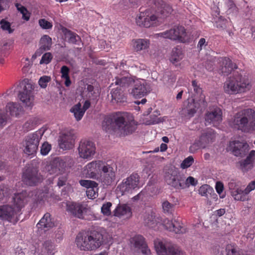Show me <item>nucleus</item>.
I'll return each mask as SVG.
<instances>
[{
  "label": "nucleus",
  "mask_w": 255,
  "mask_h": 255,
  "mask_svg": "<svg viewBox=\"0 0 255 255\" xmlns=\"http://www.w3.org/2000/svg\"><path fill=\"white\" fill-rule=\"evenodd\" d=\"M103 128L108 131L113 129L121 135L132 133L135 129L133 118L127 112H117L105 118Z\"/></svg>",
  "instance_id": "f257e3e1"
},
{
  "label": "nucleus",
  "mask_w": 255,
  "mask_h": 255,
  "mask_svg": "<svg viewBox=\"0 0 255 255\" xmlns=\"http://www.w3.org/2000/svg\"><path fill=\"white\" fill-rule=\"evenodd\" d=\"M29 196L25 191L15 193L12 198V204L0 206V219L15 224L21 214V209L29 201Z\"/></svg>",
  "instance_id": "f03ea898"
},
{
  "label": "nucleus",
  "mask_w": 255,
  "mask_h": 255,
  "mask_svg": "<svg viewBox=\"0 0 255 255\" xmlns=\"http://www.w3.org/2000/svg\"><path fill=\"white\" fill-rule=\"evenodd\" d=\"M233 128L244 132L255 129V112L251 109L242 110L237 113L230 121Z\"/></svg>",
  "instance_id": "7ed1b4c3"
},
{
  "label": "nucleus",
  "mask_w": 255,
  "mask_h": 255,
  "mask_svg": "<svg viewBox=\"0 0 255 255\" xmlns=\"http://www.w3.org/2000/svg\"><path fill=\"white\" fill-rule=\"evenodd\" d=\"M103 235L99 231L94 230L85 235L79 234L76 238L77 247L83 251H94L104 243Z\"/></svg>",
  "instance_id": "20e7f679"
},
{
  "label": "nucleus",
  "mask_w": 255,
  "mask_h": 255,
  "mask_svg": "<svg viewBox=\"0 0 255 255\" xmlns=\"http://www.w3.org/2000/svg\"><path fill=\"white\" fill-rule=\"evenodd\" d=\"M252 88L248 78L240 74H234L229 77L224 83V92L229 95H236L246 93Z\"/></svg>",
  "instance_id": "39448f33"
},
{
  "label": "nucleus",
  "mask_w": 255,
  "mask_h": 255,
  "mask_svg": "<svg viewBox=\"0 0 255 255\" xmlns=\"http://www.w3.org/2000/svg\"><path fill=\"white\" fill-rule=\"evenodd\" d=\"M192 86L195 94V98L188 102L187 106L183 111L189 118L193 117L198 109H204L207 106L205 96L202 94V89L198 85L195 80L192 81Z\"/></svg>",
  "instance_id": "423d86ee"
},
{
  "label": "nucleus",
  "mask_w": 255,
  "mask_h": 255,
  "mask_svg": "<svg viewBox=\"0 0 255 255\" xmlns=\"http://www.w3.org/2000/svg\"><path fill=\"white\" fill-rule=\"evenodd\" d=\"M45 130V128H42L25 137L21 143V148L25 154L29 156H33L36 153L39 141Z\"/></svg>",
  "instance_id": "0eeeda50"
},
{
  "label": "nucleus",
  "mask_w": 255,
  "mask_h": 255,
  "mask_svg": "<svg viewBox=\"0 0 255 255\" xmlns=\"http://www.w3.org/2000/svg\"><path fill=\"white\" fill-rule=\"evenodd\" d=\"M139 186V176L137 173H132L129 176L123 180L117 186L116 191L117 194L121 195L130 194Z\"/></svg>",
  "instance_id": "6e6552de"
},
{
  "label": "nucleus",
  "mask_w": 255,
  "mask_h": 255,
  "mask_svg": "<svg viewBox=\"0 0 255 255\" xmlns=\"http://www.w3.org/2000/svg\"><path fill=\"white\" fill-rule=\"evenodd\" d=\"M139 186V176L137 173H132L129 176L123 180L117 186L116 191L117 194L121 195L130 194Z\"/></svg>",
  "instance_id": "1a4fd4ad"
},
{
  "label": "nucleus",
  "mask_w": 255,
  "mask_h": 255,
  "mask_svg": "<svg viewBox=\"0 0 255 255\" xmlns=\"http://www.w3.org/2000/svg\"><path fill=\"white\" fill-rule=\"evenodd\" d=\"M139 186V176L137 173H132L129 176L123 180L117 186L116 191L117 194L121 195L130 194Z\"/></svg>",
  "instance_id": "9d476101"
},
{
  "label": "nucleus",
  "mask_w": 255,
  "mask_h": 255,
  "mask_svg": "<svg viewBox=\"0 0 255 255\" xmlns=\"http://www.w3.org/2000/svg\"><path fill=\"white\" fill-rule=\"evenodd\" d=\"M155 38L162 37L185 43L189 41V37L184 27L178 26L154 35Z\"/></svg>",
  "instance_id": "9b49d317"
},
{
  "label": "nucleus",
  "mask_w": 255,
  "mask_h": 255,
  "mask_svg": "<svg viewBox=\"0 0 255 255\" xmlns=\"http://www.w3.org/2000/svg\"><path fill=\"white\" fill-rule=\"evenodd\" d=\"M229 188L232 197L235 200L247 201L250 200L249 194L255 189V180L249 183L247 187L243 190L234 182L229 183Z\"/></svg>",
  "instance_id": "f8f14e48"
},
{
  "label": "nucleus",
  "mask_w": 255,
  "mask_h": 255,
  "mask_svg": "<svg viewBox=\"0 0 255 255\" xmlns=\"http://www.w3.org/2000/svg\"><path fill=\"white\" fill-rule=\"evenodd\" d=\"M154 245L158 255H180L183 254L179 247L175 244H167L163 239H155Z\"/></svg>",
  "instance_id": "ddd939ff"
},
{
  "label": "nucleus",
  "mask_w": 255,
  "mask_h": 255,
  "mask_svg": "<svg viewBox=\"0 0 255 255\" xmlns=\"http://www.w3.org/2000/svg\"><path fill=\"white\" fill-rule=\"evenodd\" d=\"M215 137V133L212 129L203 130L199 139L196 140L189 147V151L194 153L199 148H205L209 144L214 141Z\"/></svg>",
  "instance_id": "4468645a"
},
{
  "label": "nucleus",
  "mask_w": 255,
  "mask_h": 255,
  "mask_svg": "<svg viewBox=\"0 0 255 255\" xmlns=\"http://www.w3.org/2000/svg\"><path fill=\"white\" fill-rule=\"evenodd\" d=\"M135 21L137 25L148 28L157 24L158 22L157 16L154 10L147 9L139 12L137 15Z\"/></svg>",
  "instance_id": "2eb2a0df"
},
{
  "label": "nucleus",
  "mask_w": 255,
  "mask_h": 255,
  "mask_svg": "<svg viewBox=\"0 0 255 255\" xmlns=\"http://www.w3.org/2000/svg\"><path fill=\"white\" fill-rule=\"evenodd\" d=\"M96 149L95 144L93 141L86 139L81 140L78 148L79 156L82 159L90 160L94 157Z\"/></svg>",
  "instance_id": "dca6fc26"
},
{
  "label": "nucleus",
  "mask_w": 255,
  "mask_h": 255,
  "mask_svg": "<svg viewBox=\"0 0 255 255\" xmlns=\"http://www.w3.org/2000/svg\"><path fill=\"white\" fill-rule=\"evenodd\" d=\"M116 166L105 162L101 170L100 180L104 185H110L116 178Z\"/></svg>",
  "instance_id": "f3484780"
},
{
  "label": "nucleus",
  "mask_w": 255,
  "mask_h": 255,
  "mask_svg": "<svg viewBox=\"0 0 255 255\" xmlns=\"http://www.w3.org/2000/svg\"><path fill=\"white\" fill-rule=\"evenodd\" d=\"M22 85H23V91L19 93V98L26 106L31 108L33 105L34 86L32 84L26 82L23 83Z\"/></svg>",
  "instance_id": "a211bd4d"
},
{
  "label": "nucleus",
  "mask_w": 255,
  "mask_h": 255,
  "mask_svg": "<svg viewBox=\"0 0 255 255\" xmlns=\"http://www.w3.org/2000/svg\"><path fill=\"white\" fill-rule=\"evenodd\" d=\"M105 161L98 160L88 163L83 169V174L87 178L96 179L101 172Z\"/></svg>",
  "instance_id": "6ab92c4d"
},
{
  "label": "nucleus",
  "mask_w": 255,
  "mask_h": 255,
  "mask_svg": "<svg viewBox=\"0 0 255 255\" xmlns=\"http://www.w3.org/2000/svg\"><path fill=\"white\" fill-rule=\"evenodd\" d=\"M42 178L35 168L27 167L23 173L22 180L27 185L34 186L42 181Z\"/></svg>",
  "instance_id": "aec40b11"
},
{
  "label": "nucleus",
  "mask_w": 255,
  "mask_h": 255,
  "mask_svg": "<svg viewBox=\"0 0 255 255\" xmlns=\"http://www.w3.org/2000/svg\"><path fill=\"white\" fill-rule=\"evenodd\" d=\"M205 119L206 123L217 127L222 121V111L217 106L210 108L206 113Z\"/></svg>",
  "instance_id": "412c9836"
},
{
  "label": "nucleus",
  "mask_w": 255,
  "mask_h": 255,
  "mask_svg": "<svg viewBox=\"0 0 255 255\" xmlns=\"http://www.w3.org/2000/svg\"><path fill=\"white\" fill-rule=\"evenodd\" d=\"M130 242L131 246L138 253H141L144 255H149L150 254V250L142 236L140 235H135L131 238Z\"/></svg>",
  "instance_id": "4be33fe9"
},
{
  "label": "nucleus",
  "mask_w": 255,
  "mask_h": 255,
  "mask_svg": "<svg viewBox=\"0 0 255 255\" xmlns=\"http://www.w3.org/2000/svg\"><path fill=\"white\" fill-rule=\"evenodd\" d=\"M130 94L135 98H140L145 96L149 91L150 88L143 79H136L134 81Z\"/></svg>",
  "instance_id": "5701e85b"
},
{
  "label": "nucleus",
  "mask_w": 255,
  "mask_h": 255,
  "mask_svg": "<svg viewBox=\"0 0 255 255\" xmlns=\"http://www.w3.org/2000/svg\"><path fill=\"white\" fill-rule=\"evenodd\" d=\"M75 137L72 129L63 131L59 136L58 144L59 147L63 150L72 148L74 144Z\"/></svg>",
  "instance_id": "b1692460"
},
{
  "label": "nucleus",
  "mask_w": 255,
  "mask_h": 255,
  "mask_svg": "<svg viewBox=\"0 0 255 255\" xmlns=\"http://www.w3.org/2000/svg\"><path fill=\"white\" fill-rule=\"evenodd\" d=\"M38 233L40 236L49 232L54 226L53 219L49 213H46L36 225Z\"/></svg>",
  "instance_id": "393cba45"
},
{
  "label": "nucleus",
  "mask_w": 255,
  "mask_h": 255,
  "mask_svg": "<svg viewBox=\"0 0 255 255\" xmlns=\"http://www.w3.org/2000/svg\"><path fill=\"white\" fill-rule=\"evenodd\" d=\"M159 224H162L165 228L170 231L176 234H182L185 232V229L183 227L179 219H174L173 221L165 219L162 220Z\"/></svg>",
  "instance_id": "a878e982"
},
{
  "label": "nucleus",
  "mask_w": 255,
  "mask_h": 255,
  "mask_svg": "<svg viewBox=\"0 0 255 255\" xmlns=\"http://www.w3.org/2000/svg\"><path fill=\"white\" fill-rule=\"evenodd\" d=\"M166 183L176 189L183 187V176L179 175L175 170H170L165 176Z\"/></svg>",
  "instance_id": "bb28decb"
},
{
  "label": "nucleus",
  "mask_w": 255,
  "mask_h": 255,
  "mask_svg": "<svg viewBox=\"0 0 255 255\" xmlns=\"http://www.w3.org/2000/svg\"><path fill=\"white\" fill-rule=\"evenodd\" d=\"M113 213L114 216L124 220L129 219L132 215L130 207L127 204L121 203L118 204Z\"/></svg>",
  "instance_id": "cd10ccee"
},
{
  "label": "nucleus",
  "mask_w": 255,
  "mask_h": 255,
  "mask_svg": "<svg viewBox=\"0 0 255 255\" xmlns=\"http://www.w3.org/2000/svg\"><path fill=\"white\" fill-rule=\"evenodd\" d=\"M65 166V162L63 160L54 159L47 166L46 170L49 174L56 176L64 171Z\"/></svg>",
  "instance_id": "c85d7f7f"
},
{
  "label": "nucleus",
  "mask_w": 255,
  "mask_h": 255,
  "mask_svg": "<svg viewBox=\"0 0 255 255\" xmlns=\"http://www.w3.org/2000/svg\"><path fill=\"white\" fill-rule=\"evenodd\" d=\"M220 65V70L224 75H229L234 69L237 68L236 65L227 57H220L218 60Z\"/></svg>",
  "instance_id": "c756f323"
},
{
  "label": "nucleus",
  "mask_w": 255,
  "mask_h": 255,
  "mask_svg": "<svg viewBox=\"0 0 255 255\" xmlns=\"http://www.w3.org/2000/svg\"><path fill=\"white\" fill-rule=\"evenodd\" d=\"M67 211L79 218H83V213L85 208L80 203L68 202L66 203Z\"/></svg>",
  "instance_id": "7c9ffc66"
},
{
  "label": "nucleus",
  "mask_w": 255,
  "mask_h": 255,
  "mask_svg": "<svg viewBox=\"0 0 255 255\" xmlns=\"http://www.w3.org/2000/svg\"><path fill=\"white\" fill-rule=\"evenodd\" d=\"M40 47L36 50L32 58L39 56L44 51L50 49L52 45V39L47 35H44L41 37L39 42Z\"/></svg>",
  "instance_id": "2f4dec72"
},
{
  "label": "nucleus",
  "mask_w": 255,
  "mask_h": 255,
  "mask_svg": "<svg viewBox=\"0 0 255 255\" xmlns=\"http://www.w3.org/2000/svg\"><path fill=\"white\" fill-rule=\"evenodd\" d=\"M152 1L157 7L156 12L160 13L163 17L167 16L172 11V7L162 0H152Z\"/></svg>",
  "instance_id": "473e14b6"
},
{
  "label": "nucleus",
  "mask_w": 255,
  "mask_h": 255,
  "mask_svg": "<svg viewBox=\"0 0 255 255\" xmlns=\"http://www.w3.org/2000/svg\"><path fill=\"white\" fill-rule=\"evenodd\" d=\"M143 220L146 226L152 228L155 227V225L160 223L161 221V218L157 217L155 213L151 210L145 214Z\"/></svg>",
  "instance_id": "72a5a7b5"
},
{
  "label": "nucleus",
  "mask_w": 255,
  "mask_h": 255,
  "mask_svg": "<svg viewBox=\"0 0 255 255\" xmlns=\"http://www.w3.org/2000/svg\"><path fill=\"white\" fill-rule=\"evenodd\" d=\"M246 143L239 140H234L230 142L229 149L232 151L233 153L236 156H242L244 153V148Z\"/></svg>",
  "instance_id": "f704fd0d"
},
{
  "label": "nucleus",
  "mask_w": 255,
  "mask_h": 255,
  "mask_svg": "<svg viewBox=\"0 0 255 255\" xmlns=\"http://www.w3.org/2000/svg\"><path fill=\"white\" fill-rule=\"evenodd\" d=\"M255 156V150H252L247 158L240 162V168L243 172H247L253 167L254 157Z\"/></svg>",
  "instance_id": "c9c22d12"
},
{
  "label": "nucleus",
  "mask_w": 255,
  "mask_h": 255,
  "mask_svg": "<svg viewBox=\"0 0 255 255\" xmlns=\"http://www.w3.org/2000/svg\"><path fill=\"white\" fill-rule=\"evenodd\" d=\"M150 45V41L147 39H136L132 40L133 49L136 52H139L148 49Z\"/></svg>",
  "instance_id": "e433bc0d"
},
{
  "label": "nucleus",
  "mask_w": 255,
  "mask_h": 255,
  "mask_svg": "<svg viewBox=\"0 0 255 255\" xmlns=\"http://www.w3.org/2000/svg\"><path fill=\"white\" fill-rule=\"evenodd\" d=\"M6 110L11 116L17 117L22 113V107L19 104L9 103L6 106Z\"/></svg>",
  "instance_id": "4c0bfd02"
},
{
  "label": "nucleus",
  "mask_w": 255,
  "mask_h": 255,
  "mask_svg": "<svg viewBox=\"0 0 255 255\" xmlns=\"http://www.w3.org/2000/svg\"><path fill=\"white\" fill-rule=\"evenodd\" d=\"M112 100L113 102L117 103H122L126 101V97L123 94V92L121 88L117 87L113 88L111 92Z\"/></svg>",
  "instance_id": "58836bf2"
},
{
  "label": "nucleus",
  "mask_w": 255,
  "mask_h": 255,
  "mask_svg": "<svg viewBox=\"0 0 255 255\" xmlns=\"http://www.w3.org/2000/svg\"><path fill=\"white\" fill-rule=\"evenodd\" d=\"M41 252L43 254L54 255L57 252V248L51 240H47L43 244Z\"/></svg>",
  "instance_id": "ea45409f"
},
{
  "label": "nucleus",
  "mask_w": 255,
  "mask_h": 255,
  "mask_svg": "<svg viewBox=\"0 0 255 255\" xmlns=\"http://www.w3.org/2000/svg\"><path fill=\"white\" fill-rule=\"evenodd\" d=\"M134 81L135 80L130 77H123L120 78H117L115 83L119 88H124L132 86Z\"/></svg>",
  "instance_id": "a19ab883"
},
{
  "label": "nucleus",
  "mask_w": 255,
  "mask_h": 255,
  "mask_svg": "<svg viewBox=\"0 0 255 255\" xmlns=\"http://www.w3.org/2000/svg\"><path fill=\"white\" fill-rule=\"evenodd\" d=\"M70 111L73 114L77 121H80L85 113V111L82 110V106L80 103L73 106L71 108Z\"/></svg>",
  "instance_id": "79ce46f5"
},
{
  "label": "nucleus",
  "mask_w": 255,
  "mask_h": 255,
  "mask_svg": "<svg viewBox=\"0 0 255 255\" xmlns=\"http://www.w3.org/2000/svg\"><path fill=\"white\" fill-rule=\"evenodd\" d=\"M64 34L66 39L69 43L78 45L79 44V43L81 41V38L76 33L69 30L66 29Z\"/></svg>",
  "instance_id": "37998d69"
},
{
  "label": "nucleus",
  "mask_w": 255,
  "mask_h": 255,
  "mask_svg": "<svg viewBox=\"0 0 255 255\" xmlns=\"http://www.w3.org/2000/svg\"><path fill=\"white\" fill-rule=\"evenodd\" d=\"M183 58V54L180 49L175 48L173 49L170 58V60L174 64H176Z\"/></svg>",
  "instance_id": "c03bdc74"
},
{
  "label": "nucleus",
  "mask_w": 255,
  "mask_h": 255,
  "mask_svg": "<svg viewBox=\"0 0 255 255\" xmlns=\"http://www.w3.org/2000/svg\"><path fill=\"white\" fill-rule=\"evenodd\" d=\"M11 48V43L10 42L5 40L0 41V57L5 56Z\"/></svg>",
  "instance_id": "a18cd8bd"
},
{
  "label": "nucleus",
  "mask_w": 255,
  "mask_h": 255,
  "mask_svg": "<svg viewBox=\"0 0 255 255\" xmlns=\"http://www.w3.org/2000/svg\"><path fill=\"white\" fill-rule=\"evenodd\" d=\"M239 249L234 244L227 245L225 252L222 253V255H234L239 254Z\"/></svg>",
  "instance_id": "49530a36"
},
{
  "label": "nucleus",
  "mask_w": 255,
  "mask_h": 255,
  "mask_svg": "<svg viewBox=\"0 0 255 255\" xmlns=\"http://www.w3.org/2000/svg\"><path fill=\"white\" fill-rule=\"evenodd\" d=\"M86 92H87V96L92 99L96 98L99 96V91L97 89H95L94 87L91 85H88L86 88Z\"/></svg>",
  "instance_id": "de8ad7c7"
},
{
  "label": "nucleus",
  "mask_w": 255,
  "mask_h": 255,
  "mask_svg": "<svg viewBox=\"0 0 255 255\" xmlns=\"http://www.w3.org/2000/svg\"><path fill=\"white\" fill-rule=\"evenodd\" d=\"M163 212L166 214H172L174 210V206L173 204L169 203L168 201H164L162 204Z\"/></svg>",
  "instance_id": "09e8293b"
},
{
  "label": "nucleus",
  "mask_w": 255,
  "mask_h": 255,
  "mask_svg": "<svg viewBox=\"0 0 255 255\" xmlns=\"http://www.w3.org/2000/svg\"><path fill=\"white\" fill-rule=\"evenodd\" d=\"M98 184L92 187L88 188L86 190V194L89 198L93 199L98 196Z\"/></svg>",
  "instance_id": "8fccbe9b"
},
{
  "label": "nucleus",
  "mask_w": 255,
  "mask_h": 255,
  "mask_svg": "<svg viewBox=\"0 0 255 255\" xmlns=\"http://www.w3.org/2000/svg\"><path fill=\"white\" fill-rule=\"evenodd\" d=\"M63 231L61 229H57L54 233H52L51 236H49V237H51L54 239L56 242L59 243L63 240Z\"/></svg>",
  "instance_id": "3c124183"
},
{
  "label": "nucleus",
  "mask_w": 255,
  "mask_h": 255,
  "mask_svg": "<svg viewBox=\"0 0 255 255\" xmlns=\"http://www.w3.org/2000/svg\"><path fill=\"white\" fill-rule=\"evenodd\" d=\"M112 206L111 202H107L104 203L101 207V213L106 216H109L111 215L112 212L111 211V208Z\"/></svg>",
  "instance_id": "603ef678"
},
{
  "label": "nucleus",
  "mask_w": 255,
  "mask_h": 255,
  "mask_svg": "<svg viewBox=\"0 0 255 255\" xmlns=\"http://www.w3.org/2000/svg\"><path fill=\"white\" fill-rule=\"evenodd\" d=\"M36 125L35 120L34 118H29L23 126V128L25 130L32 129Z\"/></svg>",
  "instance_id": "864d4df0"
},
{
  "label": "nucleus",
  "mask_w": 255,
  "mask_h": 255,
  "mask_svg": "<svg viewBox=\"0 0 255 255\" xmlns=\"http://www.w3.org/2000/svg\"><path fill=\"white\" fill-rule=\"evenodd\" d=\"M51 78L50 76H41L38 80V84L41 88L45 89L47 87L48 83L50 82Z\"/></svg>",
  "instance_id": "5fc2aeb1"
},
{
  "label": "nucleus",
  "mask_w": 255,
  "mask_h": 255,
  "mask_svg": "<svg viewBox=\"0 0 255 255\" xmlns=\"http://www.w3.org/2000/svg\"><path fill=\"white\" fill-rule=\"evenodd\" d=\"M38 24L43 29H51L53 27L52 23L47 21L44 18L39 19Z\"/></svg>",
  "instance_id": "6e6d98bb"
},
{
  "label": "nucleus",
  "mask_w": 255,
  "mask_h": 255,
  "mask_svg": "<svg viewBox=\"0 0 255 255\" xmlns=\"http://www.w3.org/2000/svg\"><path fill=\"white\" fill-rule=\"evenodd\" d=\"M183 181L184 186L180 188L182 189L189 187L190 185L196 186L197 184V181L192 176L188 177L186 180H185L184 178L183 177Z\"/></svg>",
  "instance_id": "4d7b16f0"
},
{
  "label": "nucleus",
  "mask_w": 255,
  "mask_h": 255,
  "mask_svg": "<svg viewBox=\"0 0 255 255\" xmlns=\"http://www.w3.org/2000/svg\"><path fill=\"white\" fill-rule=\"evenodd\" d=\"M194 162V158L192 156H189L183 160L180 165L182 169H186L191 166Z\"/></svg>",
  "instance_id": "13d9d810"
},
{
  "label": "nucleus",
  "mask_w": 255,
  "mask_h": 255,
  "mask_svg": "<svg viewBox=\"0 0 255 255\" xmlns=\"http://www.w3.org/2000/svg\"><path fill=\"white\" fill-rule=\"evenodd\" d=\"M51 149V144L48 143L47 141H45L42 144L41 147L40 152L42 155H46L48 154Z\"/></svg>",
  "instance_id": "bf43d9fd"
},
{
  "label": "nucleus",
  "mask_w": 255,
  "mask_h": 255,
  "mask_svg": "<svg viewBox=\"0 0 255 255\" xmlns=\"http://www.w3.org/2000/svg\"><path fill=\"white\" fill-rule=\"evenodd\" d=\"M53 58V56L51 53L47 52L45 53L42 57L41 60L40 61V64H47L49 63L52 59Z\"/></svg>",
  "instance_id": "052dcab7"
},
{
  "label": "nucleus",
  "mask_w": 255,
  "mask_h": 255,
  "mask_svg": "<svg viewBox=\"0 0 255 255\" xmlns=\"http://www.w3.org/2000/svg\"><path fill=\"white\" fill-rule=\"evenodd\" d=\"M0 24L2 30L7 31L9 33L13 32V30L10 27V23L9 22L4 19H2L0 22Z\"/></svg>",
  "instance_id": "680f3d73"
},
{
  "label": "nucleus",
  "mask_w": 255,
  "mask_h": 255,
  "mask_svg": "<svg viewBox=\"0 0 255 255\" xmlns=\"http://www.w3.org/2000/svg\"><path fill=\"white\" fill-rule=\"evenodd\" d=\"M79 183L82 186L87 188V189H88V188L95 186L97 184L95 181L88 180H81Z\"/></svg>",
  "instance_id": "e2e57ef3"
},
{
  "label": "nucleus",
  "mask_w": 255,
  "mask_h": 255,
  "mask_svg": "<svg viewBox=\"0 0 255 255\" xmlns=\"http://www.w3.org/2000/svg\"><path fill=\"white\" fill-rule=\"evenodd\" d=\"M227 20L223 18L222 16H220L218 20L216 21L215 25L218 28H224L226 26Z\"/></svg>",
  "instance_id": "0e129e2a"
},
{
  "label": "nucleus",
  "mask_w": 255,
  "mask_h": 255,
  "mask_svg": "<svg viewBox=\"0 0 255 255\" xmlns=\"http://www.w3.org/2000/svg\"><path fill=\"white\" fill-rule=\"evenodd\" d=\"M159 122L160 121L156 115H152L150 116V119L145 122V124L146 125H150L158 124Z\"/></svg>",
  "instance_id": "69168bd1"
},
{
  "label": "nucleus",
  "mask_w": 255,
  "mask_h": 255,
  "mask_svg": "<svg viewBox=\"0 0 255 255\" xmlns=\"http://www.w3.org/2000/svg\"><path fill=\"white\" fill-rule=\"evenodd\" d=\"M69 68L66 66H63L61 68L60 72L61 73V78L62 79H65L68 77H69Z\"/></svg>",
  "instance_id": "338daca9"
},
{
  "label": "nucleus",
  "mask_w": 255,
  "mask_h": 255,
  "mask_svg": "<svg viewBox=\"0 0 255 255\" xmlns=\"http://www.w3.org/2000/svg\"><path fill=\"white\" fill-rule=\"evenodd\" d=\"M215 189L217 192L220 195L221 198H223L225 197L224 195H221L224 190V185L222 182H217L215 185Z\"/></svg>",
  "instance_id": "774afa93"
}]
</instances>
